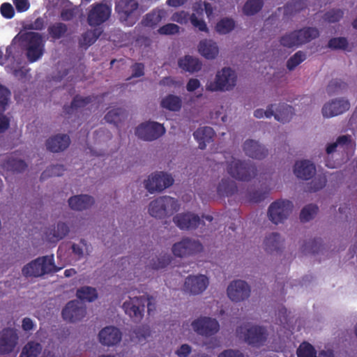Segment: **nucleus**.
Masks as SVG:
<instances>
[{"label":"nucleus","instance_id":"c85d7f7f","mask_svg":"<svg viewBox=\"0 0 357 357\" xmlns=\"http://www.w3.org/2000/svg\"><path fill=\"white\" fill-rule=\"evenodd\" d=\"M167 13L163 9H155L147 13L142 21L144 26L154 28L166 17Z\"/></svg>","mask_w":357,"mask_h":357},{"label":"nucleus","instance_id":"bf43d9fd","mask_svg":"<svg viewBox=\"0 0 357 357\" xmlns=\"http://www.w3.org/2000/svg\"><path fill=\"white\" fill-rule=\"evenodd\" d=\"M348 45L347 40L345 38H333L328 41V46L334 50H345Z\"/></svg>","mask_w":357,"mask_h":357},{"label":"nucleus","instance_id":"7ed1b4c3","mask_svg":"<svg viewBox=\"0 0 357 357\" xmlns=\"http://www.w3.org/2000/svg\"><path fill=\"white\" fill-rule=\"evenodd\" d=\"M319 36L317 28L307 26L286 33L280 38V43L284 47L291 48L309 43Z\"/></svg>","mask_w":357,"mask_h":357},{"label":"nucleus","instance_id":"8fccbe9b","mask_svg":"<svg viewBox=\"0 0 357 357\" xmlns=\"http://www.w3.org/2000/svg\"><path fill=\"white\" fill-rule=\"evenodd\" d=\"M306 59V54L303 51L296 52L287 61V68L289 70H293L300 63Z\"/></svg>","mask_w":357,"mask_h":357},{"label":"nucleus","instance_id":"f3484780","mask_svg":"<svg viewBox=\"0 0 357 357\" xmlns=\"http://www.w3.org/2000/svg\"><path fill=\"white\" fill-rule=\"evenodd\" d=\"M227 293L232 301L241 302L248 298L250 294V287L246 282L236 280L229 284Z\"/></svg>","mask_w":357,"mask_h":357},{"label":"nucleus","instance_id":"c9c22d12","mask_svg":"<svg viewBox=\"0 0 357 357\" xmlns=\"http://www.w3.org/2000/svg\"><path fill=\"white\" fill-rule=\"evenodd\" d=\"M160 105L169 111L177 112L181 108L182 100L180 97L170 94L162 98Z\"/></svg>","mask_w":357,"mask_h":357},{"label":"nucleus","instance_id":"e2e57ef3","mask_svg":"<svg viewBox=\"0 0 357 357\" xmlns=\"http://www.w3.org/2000/svg\"><path fill=\"white\" fill-rule=\"evenodd\" d=\"M0 12L6 19H11L15 15V10L10 3H3L1 5Z\"/></svg>","mask_w":357,"mask_h":357},{"label":"nucleus","instance_id":"f704fd0d","mask_svg":"<svg viewBox=\"0 0 357 357\" xmlns=\"http://www.w3.org/2000/svg\"><path fill=\"white\" fill-rule=\"evenodd\" d=\"M307 0H291L284 6V15L287 17L293 16L307 8Z\"/></svg>","mask_w":357,"mask_h":357},{"label":"nucleus","instance_id":"49530a36","mask_svg":"<svg viewBox=\"0 0 357 357\" xmlns=\"http://www.w3.org/2000/svg\"><path fill=\"white\" fill-rule=\"evenodd\" d=\"M235 27V22L231 18H222L216 24L215 29L220 34H227Z\"/></svg>","mask_w":357,"mask_h":357},{"label":"nucleus","instance_id":"de8ad7c7","mask_svg":"<svg viewBox=\"0 0 357 357\" xmlns=\"http://www.w3.org/2000/svg\"><path fill=\"white\" fill-rule=\"evenodd\" d=\"M65 168L63 165H55L48 167L40 176V180H45L48 177L52 176H61L65 172Z\"/></svg>","mask_w":357,"mask_h":357},{"label":"nucleus","instance_id":"4468645a","mask_svg":"<svg viewBox=\"0 0 357 357\" xmlns=\"http://www.w3.org/2000/svg\"><path fill=\"white\" fill-rule=\"evenodd\" d=\"M268 333L267 329L261 326H252L244 333V341L248 345L259 348L267 341Z\"/></svg>","mask_w":357,"mask_h":357},{"label":"nucleus","instance_id":"dca6fc26","mask_svg":"<svg viewBox=\"0 0 357 357\" xmlns=\"http://www.w3.org/2000/svg\"><path fill=\"white\" fill-rule=\"evenodd\" d=\"M86 307L79 301H69L62 310V317L65 321L75 323L81 321L86 315Z\"/></svg>","mask_w":357,"mask_h":357},{"label":"nucleus","instance_id":"f257e3e1","mask_svg":"<svg viewBox=\"0 0 357 357\" xmlns=\"http://www.w3.org/2000/svg\"><path fill=\"white\" fill-rule=\"evenodd\" d=\"M59 268L54 264V256L46 255L31 261L22 270L25 277H40L45 274L56 273Z\"/></svg>","mask_w":357,"mask_h":357},{"label":"nucleus","instance_id":"5701e85b","mask_svg":"<svg viewBox=\"0 0 357 357\" xmlns=\"http://www.w3.org/2000/svg\"><path fill=\"white\" fill-rule=\"evenodd\" d=\"M243 149L246 155L254 159L262 160L268 155V149L253 139H247Z\"/></svg>","mask_w":357,"mask_h":357},{"label":"nucleus","instance_id":"338daca9","mask_svg":"<svg viewBox=\"0 0 357 357\" xmlns=\"http://www.w3.org/2000/svg\"><path fill=\"white\" fill-rule=\"evenodd\" d=\"M218 357H245V355L238 349H228L220 352Z\"/></svg>","mask_w":357,"mask_h":357},{"label":"nucleus","instance_id":"052dcab7","mask_svg":"<svg viewBox=\"0 0 357 357\" xmlns=\"http://www.w3.org/2000/svg\"><path fill=\"white\" fill-rule=\"evenodd\" d=\"M179 26L175 24H167L160 27L158 33L162 35H173L178 33Z\"/></svg>","mask_w":357,"mask_h":357},{"label":"nucleus","instance_id":"aec40b11","mask_svg":"<svg viewBox=\"0 0 357 357\" xmlns=\"http://www.w3.org/2000/svg\"><path fill=\"white\" fill-rule=\"evenodd\" d=\"M208 285V279L204 275H189L184 284L185 291L193 295L202 294Z\"/></svg>","mask_w":357,"mask_h":357},{"label":"nucleus","instance_id":"cd10ccee","mask_svg":"<svg viewBox=\"0 0 357 357\" xmlns=\"http://www.w3.org/2000/svg\"><path fill=\"white\" fill-rule=\"evenodd\" d=\"M198 50L199 52L207 59H215L219 52V49L216 43L207 39L199 42Z\"/></svg>","mask_w":357,"mask_h":357},{"label":"nucleus","instance_id":"423d86ee","mask_svg":"<svg viewBox=\"0 0 357 357\" xmlns=\"http://www.w3.org/2000/svg\"><path fill=\"white\" fill-rule=\"evenodd\" d=\"M178 207L176 199L164 196L154 199L149 204V213L153 217L162 218L177 211Z\"/></svg>","mask_w":357,"mask_h":357},{"label":"nucleus","instance_id":"6e6d98bb","mask_svg":"<svg viewBox=\"0 0 357 357\" xmlns=\"http://www.w3.org/2000/svg\"><path fill=\"white\" fill-rule=\"evenodd\" d=\"M327 180L326 177L324 175H319L316 176L310 183H309V190L310 192H317L323 188L325 187L326 184Z\"/></svg>","mask_w":357,"mask_h":357},{"label":"nucleus","instance_id":"ddd939ff","mask_svg":"<svg viewBox=\"0 0 357 357\" xmlns=\"http://www.w3.org/2000/svg\"><path fill=\"white\" fill-rule=\"evenodd\" d=\"M165 132L164 126L157 122H146L138 126L135 135L145 141H152L159 138Z\"/></svg>","mask_w":357,"mask_h":357},{"label":"nucleus","instance_id":"a19ab883","mask_svg":"<svg viewBox=\"0 0 357 357\" xmlns=\"http://www.w3.org/2000/svg\"><path fill=\"white\" fill-rule=\"evenodd\" d=\"M76 296L81 301L92 302L98 298V293L95 288L86 286L78 289Z\"/></svg>","mask_w":357,"mask_h":357},{"label":"nucleus","instance_id":"c03bdc74","mask_svg":"<svg viewBox=\"0 0 357 357\" xmlns=\"http://www.w3.org/2000/svg\"><path fill=\"white\" fill-rule=\"evenodd\" d=\"M41 351L42 346L40 343L29 342L22 349L20 357H38Z\"/></svg>","mask_w":357,"mask_h":357},{"label":"nucleus","instance_id":"7c9ffc66","mask_svg":"<svg viewBox=\"0 0 357 357\" xmlns=\"http://www.w3.org/2000/svg\"><path fill=\"white\" fill-rule=\"evenodd\" d=\"M178 64L181 69L189 73L197 72L202 68L199 60L189 55L179 59Z\"/></svg>","mask_w":357,"mask_h":357},{"label":"nucleus","instance_id":"37998d69","mask_svg":"<svg viewBox=\"0 0 357 357\" xmlns=\"http://www.w3.org/2000/svg\"><path fill=\"white\" fill-rule=\"evenodd\" d=\"M263 6V0H248L243 7V13L247 16H252L259 13Z\"/></svg>","mask_w":357,"mask_h":357},{"label":"nucleus","instance_id":"e433bc0d","mask_svg":"<svg viewBox=\"0 0 357 357\" xmlns=\"http://www.w3.org/2000/svg\"><path fill=\"white\" fill-rule=\"evenodd\" d=\"M68 31V26L62 22H55L50 24L47 28V32L52 40H59L63 38Z\"/></svg>","mask_w":357,"mask_h":357},{"label":"nucleus","instance_id":"0eeeda50","mask_svg":"<svg viewBox=\"0 0 357 357\" xmlns=\"http://www.w3.org/2000/svg\"><path fill=\"white\" fill-rule=\"evenodd\" d=\"M236 73L230 68H223L218 71L214 82L206 85V89L211 91H225L231 90L236 83Z\"/></svg>","mask_w":357,"mask_h":357},{"label":"nucleus","instance_id":"39448f33","mask_svg":"<svg viewBox=\"0 0 357 357\" xmlns=\"http://www.w3.org/2000/svg\"><path fill=\"white\" fill-rule=\"evenodd\" d=\"M26 43V55L30 63L38 61L44 54L45 42L42 35L38 32H26L22 36Z\"/></svg>","mask_w":357,"mask_h":357},{"label":"nucleus","instance_id":"4d7b16f0","mask_svg":"<svg viewBox=\"0 0 357 357\" xmlns=\"http://www.w3.org/2000/svg\"><path fill=\"white\" fill-rule=\"evenodd\" d=\"M10 91L5 86L0 84V113H3L8 104Z\"/></svg>","mask_w":357,"mask_h":357},{"label":"nucleus","instance_id":"412c9836","mask_svg":"<svg viewBox=\"0 0 357 357\" xmlns=\"http://www.w3.org/2000/svg\"><path fill=\"white\" fill-rule=\"evenodd\" d=\"M350 103L347 100L340 98L332 100L326 103L322 108V114L324 117H333L342 114L349 110Z\"/></svg>","mask_w":357,"mask_h":357},{"label":"nucleus","instance_id":"f8f14e48","mask_svg":"<svg viewBox=\"0 0 357 357\" xmlns=\"http://www.w3.org/2000/svg\"><path fill=\"white\" fill-rule=\"evenodd\" d=\"M112 8L110 6L102 3H96L91 6L88 13L87 22L91 26L101 25L110 17Z\"/></svg>","mask_w":357,"mask_h":357},{"label":"nucleus","instance_id":"9d476101","mask_svg":"<svg viewBox=\"0 0 357 357\" xmlns=\"http://www.w3.org/2000/svg\"><path fill=\"white\" fill-rule=\"evenodd\" d=\"M148 300L144 296L130 298L128 301L123 303L122 307L126 314L134 321L138 322L143 318L145 304Z\"/></svg>","mask_w":357,"mask_h":357},{"label":"nucleus","instance_id":"393cba45","mask_svg":"<svg viewBox=\"0 0 357 357\" xmlns=\"http://www.w3.org/2000/svg\"><path fill=\"white\" fill-rule=\"evenodd\" d=\"M315 172L314 165L309 160L298 161L294 165V172L298 178L309 180L314 175Z\"/></svg>","mask_w":357,"mask_h":357},{"label":"nucleus","instance_id":"9b49d317","mask_svg":"<svg viewBox=\"0 0 357 357\" xmlns=\"http://www.w3.org/2000/svg\"><path fill=\"white\" fill-rule=\"evenodd\" d=\"M191 326L198 335L211 337L216 334L220 329V324L215 319L208 317H200L195 319Z\"/></svg>","mask_w":357,"mask_h":357},{"label":"nucleus","instance_id":"a18cd8bd","mask_svg":"<svg viewBox=\"0 0 357 357\" xmlns=\"http://www.w3.org/2000/svg\"><path fill=\"white\" fill-rule=\"evenodd\" d=\"M351 143V137L349 135H342L337 137L335 142L329 144L326 147V153L331 154L336 151L337 146L348 147Z\"/></svg>","mask_w":357,"mask_h":357},{"label":"nucleus","instance_id":"473e14b6","mask_svg":"<svg viewBox=\"0 0 357 357\" xmlns=\"http://www.w3.org/2000/svg\"><path fill=\"white\" fill-rule=\"evenodd\" d=\"M282 241L278 233L273 232L267 236L264 241V250L268 253H273L280 250Z\"/></svg>","mask_w":357,"mask_h":357},{"label":"nucleus","instance_id":"864d4df0","mask_svg":"<svg viewBox=\"0 0 357 357\" xmlns=\"http://www.w3.org/2000/svg\"><path fill=\"white\" fill-rule=\"evenodd\" d=\"M170 262V255L165 254L161 255L160 257H156V261L153 259L152 262H151L147 266H149L151 268L154 270H158L166 267Z\"/></svg>","mask_w":357,"mask_h":357},{"label":"nucleus","instance_id":"0e129e2a","mask_svg":"<svg viewBox=\"0 0 357 357\" xmlns=\"http://www.w3.org/2000/svg\"><path fill=\"white\" fill-rule=\"evenodd\" d=\"M77 13V8L76 7L64 8L61 10L60 17L63 21H70L76 16Z\"/></svg>","mask_w":357,"mask_h":357},{"label":"nucleus","instance_id":"5fc2aeb1","mask_svg":"<svg viewBox=\"0 0 357 357\" xmlns=\"http://www.w3.org/2000/svg\"><path fill=\"white\" fill-rule=\"evenodd\" d=\"M347 83L342 81L341 79H332L328 84L326 91L331 96L336 93H338L340 91L343 90L347 88Z\"/></svg>","mask_w":357,"mask_h":357},{"label":"nucleus","instance_id":"6e6552de","mask_svg":"<svg viewBox=\"0 0 357 357\" xmlns=\"http://www.w3.org/2000/svg\"><path fill=\"white\" fill-rule=\"evenodd\" d=\"M293 203L289 200H277L273 202L268 211L270 220L275 225L282 222L292 211Z\"/></svg>","mask_w":357,"mask_h":357},{"label":"nucleus","instance_id":"13d9d810","mask_svg":"<svg viewBox=\"0 0 357 357\" xmlns=\"http://www.w3.org/2000/svg\"><path fill=\"white\" fill-rule=\"evenodd\" d=\"M344 12L341 9H332L327 11L324 15V19L331 23L339 22L340 20L343 17Z\"/></svg>","mask_w":357,"mask_h":357},{"label":"nucleus","instance_id":"79ce46f5","mask_svg":"<svg viewBox=\"0 0 357 357\" xmlns=\"http://www.w3.org/2000/svg\"><path fill=\"white\" fill-rule=\"evenodd\" d=\"M69 232V228L66 223L59 222L56 228L50 230L47 236L52 241L63 238Z\"/></svg>","mask_w":357,"mask_h":357},{"label":"nucleus","instance_id":"774afa93","mask_svg":"<svg viewBox=\"0 0 357 357\" xmlns=\"http://www.w3.org/2000/svg\"><path fill=\"white\" fill-rule=\"evenodd\" d=\"M266 197V192L255 190L249 193V199L251 202L259 203Z\"/></svg>","mask_w":357,"mask_h":357},{"label":"nucleus","instance_id":"f03ea898","mask_svg":"<svg viewBox=\"0 0 357 357\" xmlns=\"http://www.w3.org/2000/svg\"><path fill=\"white\" fill-rule=\"evenodd\" d=\"M227 172L234 178L241 181H249L257 176V167L250 161L236 159L227 161Z\"/></svg>","mask_w":357,"mask_h":357},{"label":"nucleus","instance_id":"20e7f679","mask_svg":"<svg viewBox=\"0 0 357 357\" xmlns=\"http://www.w3.org/2000/svg\"><path fill=\"white\" fill-rule=\"evenodd\" d=\"M137 0H116L115 10L119 21L125 26H132L138 20Z\"/></svg>","mask_w":357,"mask_h":357},{"label":"nucleus","instance_id":"1a4fd4ad","mask_svg":"<svg viewBox=\"0 0 357 357\" xmlns=\"http://www.w3.org/2000/svg\"><path fill=\"white\" fill-rule=\"evenodd\" d=\"M203 250L202 243L190 238H183L172 246L173 254L178 257H185L201 252Z\"/></svg>","mask_w":357,"mask_h":357},{"label":"nucleus","instance_id":"72a5a7b5","mask_svg":"<svg viewBox=\"0 0 357 357\" xmlns=\"http://www.w3.org/2000/svg\"><path fill=\"white\" fill-rule=\"evenodd\" d=\"M294 108L285 103H282L279 105L276 109V112H273L275 119L283 123L289 122L294 114Z\"/></svg>","mask_w":357,"mask_h":357},{"label":"nucleus","instance_id":"58836bf2","mask_svg":"<svg viewBox=\"0 0 357 357\" xmlns=\"http://www.w3.org/2000/svg\"><path fill=\"white\" fill-rule=\"evenodd\" d=\"M3 167L8 171L20 173L24 172L26 169L27 165L22 160L15 159L13 157H9L3 162Z\"/></svg>","mask_w":357,"mask_h":357},{"label":"nucleus","instance_id":"3c124183","mask_svg":"<svg viewBox=\"0 0 357 357\" xmlns=\"http://www.w3.org/2000/svg\"><path fill=\"white\" fill-rule=\"evenodd\" d=\"M298 357H317L314 347L308 342H303L297 349Z\"/></svg>","mask_w":357,"mask_h":357},{"label":"nucleus","instance_id":"69168bd1","mask_svg":"<svg viewBox=\"0 0 357 357\" xmlns=\"http://www.w3.org/2000/svg\"><path fill=\"white\" fill-rule=\"evenodd\" d=\"M190 15H189L188 13H187L184 10H182L180 12L175 13L172 15V20L174 22L179 23V24H186L188 22V20H190Z\"/></svg>","mask_w":357,"mask_h":357},{"label":"nucleus","instance_id":"09e8293b","mask_svg":"<svg viewBox=\"0 0 357 357\" xmlns=\"http://www.w3.org/2000/svg\"><path fill=\"white\" fill-rule=\"evenodd\" d=\"M319 208L315 204H308L305 206L301 211L300 220L303 222H308L312 220L318 212Z\"/></svg>","mask_w":357,"mask_h":357},{"label":"nucleus","instance_id":"6ab92c4d","mask_svg":"<svg viewBox=\"0 0 357 357\" xmlns=\"http://www.w3.org/2000/svg\"><path fill=\"white\" fill-rule=\"evenodd\" d=\"M18 335L11 328H3L0 331V355L13 352L17 344Z\"/></svg>","mask_w":357,"mask_h":357},{"label":"nucleus","instance_id":"2f4dec72","mask_svg":"<svg viewBox=\"0 0 357 357\" xmlns=\"http://www.w3.org/2000/svg\"><path fill=\"white\" fill-rule=\"evenodd\" d=\"M98 96H88L82 97L80 95H76L73 98L70 105H65L63 109L67 114H70L71 110L77 109L82 108L96 100Z\"/></svg>","mask_w":357,"mask_h":357},{"label":"nucleus","instance_id":"4c0bfd02","mask_svg":"<svg viewBox=\"0 0 357 357\" xmlns=\"http://www.w3.org/2000/svg\"><path fill=\"white\" fill-rule=\"evenodd\" d=\"M102 31L100 29H95L84 32L82 35V39L79 41L81 47H88L93 45L100 36Z\"/></svg>","mask_w":357,"mask_h":357},{"label":"nucleus","instance_id":"680f3d73","mask_svg":"<svg viewBox=\"0 0 357 357\" xmlns=\"http://www.w3.org/2000/svg\"><path fill=\"white\" fill-rule=\"evenodd\" d=\"M190 20L193 26L197 28L200 31L208 32L206 22L202 19H198L195 14H192Z\"/></svg>","mask_w":357,"mask_h":357},{"label":"nucleus","instance_id":"bb28decb","mask_svg":"<svg viewBox=\"0 0 357 357\" xmlns=\"http://www.w3.org/2000/svg\"><path fill=\"white\" fill-rule=\"evenodd\" d=\"M94 204L93 197L87 195H80L71 197L68 199L70 207L76 211H83L89 208Z\"/></svg>","mask_w":357,"mask_h":357},{"label":"nucleus","instance_id":"4be33fe9","mask_svg":"<svg viewBox=\"0 0 357 357\" xmlns=\"http://www.w3.org/2000/svg\"><path fill=\"white\" fill-rule=\"evenodd\" d=\"M98 337L102 344L112 346L120 342L122 338V333L115 326H106L99 332Z\"/></svg>","mask_w":357,"mask_h":357},{"label":"nucleus","instance_id":"a878e982","mask_svg":"<svg viewBox=\"0 0 357 357\" xmlns=\"http://www.w3.org/2000/svg\"><path fill=\"white\" fill-rule=\"evenodd\" d=\"M215 133L213 129L208 126L198 128L193 133L195 139L199 143V148L204 149L207 143L213 141Z\"/></svg>","mask_w":357,"mask_h":357},{"label":"nucleus","instance_id":"603ef678","mask_svg":"<svg viewBox=\"0 0 357 357\" xmlns=\"http://www.w3.org/2000/svg\"><path fill=\"white\" fill-rule=\"evenodd\" d=\"M321 238H317L305 243L302 246L303 252L311 254L318 253L321 250Z\"/></svg>","mask_w":357,"mask_h":357},{"label":"nucleus","instance_id":"ea45409f","mask_svg":"<svg viewBox=\"0 0 357 357\" xmlns=\"http://www.w3.org/2000/svg\"><path fill=\"white\" fill-rule=\"evenodd\" d=\"M126 118V110L122 108H116L109 111L105 116V119L109 123H113L119 126L121 123Z\"/></svg>","mask_w":357,"mask_h":357},{"label":"nucleus","instance_id":"2eb2a0df","mask_svg":"<svg viewBox=\"0 0 357 357\" xmlns=\"http://www.w3.org/2000/svg\"><path fill=\"white\" fill-rule=\"evenodd\" d=\"M174 183V179L171 175L163 172H157L152 174L145 181V188L150 192H160L165 188L171 186Z\"/></svg>","mask_w":357,"mask_h":357},{"label":"nucleus","instance_id":"b1692460","mask_svg":"<svg viewBox=\"0 0 357 357\" xmlns=\"http://www.w3.org/2000/svg\"><path fill=\"white\" fill-rule=\"evenodd\" d=\"M70 143V137L66 134H59L46 142L47 149L51 152L58 153L67 149Z\"/></svg>","mask_w":357,"mask_h":357},{"label":"nucleus","instance_id":"c756f323","mask_svg":"<svg viewBox=\"0 0 357 357\" xmlns=\"http://www.w3.org/2000/svg\"><path fill=\"white\" fill-rule=\"evenodd\" d=\"M237 185L234 181L229 178H224L219 183L217 192L221 197H230L237 192Z\"/></svg>","mask_w":357,"mask_h":357},{"label":"nucleus","instance_id":"a211bd4d","mask_svg":"<svg viewBox=\"0 0 357 357\" xmlns=\"http://www.w3.org/2000/svg\"><path fill=\"white\" fill-rule=\"evenodd\" d=\"M175 225L181 230H193L200 225H204L199 216L191 212L178 213L173 218Z\"/></svg>","mask_w":357,"mask_h":357}]
</instances>
